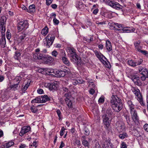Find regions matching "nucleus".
<instances>
[{"instance_id": "nucleus-1", "label": "nucleus", "mask_w": 148, "mask_h": 148, "mask_svg": "<svg viewBox=\"0 0 148 148\" xmlns=\"http://www.w3.org/2000/svg\"><path fill=\"white\" fill-rule=\"evenodd\" d=\"M110 103L115 111L119 112L123 108V104L121 99L116 95H112L110 99Z\"/></svg>"}, {"instance_id": "nucleus-2", "label": "nucleus", "mask_w": 148, "mask_h": 148, "mask_svg": "<svg viewBox=\"0 0 148 148\" xmlns=\"http://www.w3.org/2000/svg\"><path fill=\"white\" fill-rule=\"evenodd\" d=\"M131 90L134 94L137 97V100L139 101L141 106H144L145 103L143 101L142 95L140 93V90L137 88L134 87H132Z\"/></svg>"}, {"instance_id": "nucleus-3", "label": "nucleus", "mask_w": 148, "mask_h": 148, "mask_svg": "<svg viewBox=\"0 0 148 148\" xmlns=\"http://www.w3.org/2000/svg\"><path fill=\"white\" fill-rule=\"evenodd\" d=\"M104 3L112 8L117 10L122 9L123 6L119 4L118 2L110 0H103Z\"/></svg>"}, {"instance_id": "nucleus-4", "label": "nucleus", "mask_w": 148, "mask_h": 148, "mask_svg": "<svg viewBox=\"0 0 148 148\" xmlns=\"http://www.w3.org/2000/svg\"><path fill=\"white\" fill-rule=\"evenodd\" d=\"M46 38L47 42V46L49 48L52 45L55 38L54 33L50 32L47 36Z\"/></svg>"}, {"instance_id": "nucleus-5", "label": "nucleus", "mask_w": 148, "mask_h": 148, "mask_svg": "<svg viewBox=\"0 0 148 148\" xmlns=\"http://www.w3.org/2000/svg\"><path fill=\"white\" fill-rule=\"evenodd\" d=\"M28 27V22L26 20L20 21L18 24L17 29L20 31L26 29Z\"/></svg>"}, {"instance_id": "nucleus-6", "label": "nucleus", "mask_w": 148, "mask_h": 148, "mask_svg": "<svg viewBox=\"0 0 148 148\" xmlns=\"http://www.w3.org/2000/svg\"><path fill=\"white\" fill-rule=\"evenodd\" d=\"M132 118L135 123L139 122V117L136 110L135 109L130 111Z\"/></svg>"}, {"instance_id": "nucleus-7", "label": "nucleus", "mask_w": 148, "mask_h": 148, "mask_svg": "<svg viewBox=\"0 0 148 148\" xmlns=\"http://www.w3.org/2000/svg\"><path fill=\"white\" fill-rule=\"evenodd\" d=\"M130 78L134 82L135 84L138 86H141L142 84L140 79L139 77L137 75L131 76Z\"/></svg>"}, {"instance_id": "nucleus-8", "label": "nucleus", "mask_w": 148, "mask_h": 148, "mask_svg": "<svg viewBox=\"0 0 148 148\" xmlns=\"http://www.w3.org/2000/svg\"><path fill=\"white\" fill-rule=\"evenodd\" d=\"M103 121L104 124L105 125V128L108 129L109 127L110 123V117L107 116L106 115H103L102 116Z\"/></svg>"}, {"instance_id": "nucleus-9", "label": "nucleus", "mask_w": 148, "mask_h": 148, "mask_svg": "<svg viewBox=\"0 0 148 148\" xmlns=\"http://www.w3.org/2000/svg\"><path fill=\"white\" fill-rule=\"evenodd\" d=\"M45 86L46 87H48L51 90L56 89L58 87V85L56 82L49 83H45L44 84Z\"/></svg>"}, {"instance_id": "nucleus-10", "label": "nucleus", "mask_w": 148, "mask_h": 148, "mask_svg": "<svg viewBox=\"0 0 148 148\" xmlns=\"http://www.w3.org/2000/svg\"><path fill=\"white\" fill-rule=\"evenodd\" d=\"M117 130L119 132L123 131L125 129V124L122 122H118L116 123Z\"/></svg>"}, {"instance_id": "nucleus-11", "label": "nucleus", "mask_w": 148, "mask_h": 148, "mask_svg": "<svg viewBox=\"0 0 148 148\" xmlns=\"http://www.w3.org/2000/svg\"><path fill=\"white\" fill-rule=\"evenodd\" d=\"M30 129L31 127L29 126H25L22 127L19 133L20 136H23L24 134L29 132Z\"/></svg>"}, {"instance_id": "nucleus-12", "label": "nucleus", "mask_w": 148, "mask_h": 148, "mask_svg": "<svg viewBox=\"0 0 148 148\" xmlns=\"http://www.w3.org/2000/svg\"><path fill=\"white\" fill-rule=\"evenodd\" d=\"M66 55L65 52H64L63 51H61L60 56L62 57V60L63 63L68 65L69 64V62L67 58L65 56Z\"/></svg>"}, {"instance_id": "nucleus-13", "label": "nucleus", "mask_w": 148, "mask_h": 148, "mask_svg": "<svg viewBox=\"0 0 148 148\" xmlns=\"http://www.w3.org/2000/svg\"><path fill=\"white\" fill-rule=\"evenodd\" d=\"M103 148H112V146L110 143V140L106 139L104 141L103 144Z\"/></svg>"}, {"instance_id": "nucleus-14", "label": "nucleus", "mask_w": 148, "mask_h": 148, "mask_svg": "<svg viewBox=\"0 0 148 148\" xmlns=\"http://www.w3.org/2000/svg\"><path fill=\"white\" fill-rule=\"evenodd\" d=\"M124 117L128 124L130 126L132 127L134 124V120H133V119L130 120V116L127 115H125Z\"/></svg>"}, {"instance_id": "nucleus-15", "label": "nucleus", "mask_w": 148, "mask_h": 148, "mask_svg": "<svg viewBox=\"0 0 148 148\" xmlns=\"http://www.w3.org/2000/svg\"><path fill=\"white\" fill-rule=\"evenodd\" d=\"M63 95L66 97V98L71 97V95L70 91L68 90L66 88H63Z\"/></svg>"}, {"instance_id": "nucleus-16", "label": "nucleus", "mask_w": 148, "mask_h": 148, "mask_svg": "<svg viewBox=\"0 0 148 148\" xmlns=\"http://www.w3.org/2000/svg\"><path fill=\"white\" fill-rule=\"evenodd\" d=\"M55 72V76L56 77H63L66 74L65 71L62 70H56Z\"/></svg>"}, {"instance_id": "nucleus-17", "label": "nucleus", "mask_w": 148, "mask_h": 148, "mask_svg": "<svg viewBox=\"0 0 148 148\" xmlns=\"http://www.w3.org/2000/svg\"><path fill=\"white\" fill-rule=\"evenodd\" d=\"M140 41H136L134 43L135 49L138 52L141 51V50L142 49V47L140 45Z\"/></svg>"}, {"instance_id": "nucleus-18", "label": "nucleus", "mask_w": 148, "mask_h": 148, "mask_svg": "<svg viewBox=\"0 0 148 148\" xmlns=\"http://www.w3.org/2000/svg\"><path fill=\"white\" fill-rule=\"evenodd\" d=\"M5 38L4 36H3L1 38H0V46L3 48L5 47Z\"/></svg>"}, {"instance_id": "nucleus-19", "label": "nucleus", "mask_w": 148, "mask_h": 148, "mask_svg": "<svg viewBox=\"0 0 148 148\" xmlns=\"http://www.w3.org/2000/svg\"><path fill=\"white\" fill-rule=\"evenodd\" d=\"M69 53L68 54L71 60L72 61H73L74 54L73 53L74 52L73 48H69L68 49Z\"/></svg>"}, {"instance_id": "nucleus-20", "label": "nucleus", "mask_w": 148, "mask_h": 148, "mask_svg": "<svg viewBox=\"0 0 148 148\" xmlns=\"http://www.w3.org/2000/svg\"><path fill=\"white\" fill-rule=\"evenodd\" d=\"M127 104L130 111L135 109V105L133 104L131 100H127Z\"/></svg>"}, {"instance_id": "nucleus-21", "label": "nucleus", "mask_w": 148, "mask_h": 148, "mask_svg": "<svg viewBox=\"0 0 148 148\" xmlns=\"http://www.w3.org/2000/svg\"><path fill=\"white\" fill-rule=\"evenodd\" d=\"M106 49L108 51H112V48L110 42L109 40H107L106 41Z\"/></svg>"}, {"instance_id": "nucleus-22", "label": "nucleus", "mask_w": 148, "mask_h": 148, "mask_svg": "<svg viewBox=\"0 0 148 148\" xmlns=\"http://www.w3.org/2000/svg\"><path fill=\"white\" fill-rule=\"evenodd\" d=\"M56 70H54L53 69H47L46 70V73L48 75L55 76Z\"/></svg>"}, {"instance_id": "nucleus-23", "label": "nucleus", "mask_w": 148, "mask_h": 148, "mask_svg": "<svg viewBox=\"0 0 148 148\" xmlns=\"http://www.w3.org/2000/svg\"><path fill=\"white\" fill-rule=\"evenodd\" d=\"M85 137L84 136H82V138L83 139H82V144L85 147H87L89 148L90 145L88 141L85 139Z\"/></svg>"}, {"instance_id": "nucleus-24", "label": "nucleus", "mask_w": 148, "mask_h": 148, "mask_svg": "<svg viewBox=\"0 0 148 148\" xmlns=\"http://www.w3.org/2000/svg\"><path fill=\"white\" fill-rule=\"evenodd\" d=\"M128 28H130L129 27H127L126 28H123L122 30L123 32L124 33H130L134 32L135 30V29L134 28H132V29H130Z\"/></svg>"}, {"instance_id": "nucleus-25", "label": "nucleus", "mask_w": 148, "mask_h": 148, "mask_svg": "<svg viewBox=\"0 0 148 148\" xmlns=\"http://www.w3.org/2000/svg\"><path fill=\"white\" fill-rule=\"evenodd\" d=\"M75 60L77 61L76 62L77 65L78 66H80L81 61V58L80 57H78L75 52Z\"/></svg>"}, {"instance_id": "nucleus-26", "label": "nucleus", "mask_w": 148, "mask_h": 148, "mask_svg": "<svg viewBox=\"0 0 148 148\" xmlns=\"http://www.w3.org/2000/svg\"><path fill=\"white\" fill-rule=\"evenodd\" d=\"M71 97L65 98V101L68 106L70 108L73 107L72 103L71 100Z\"/></svg>"}, {"instance_id": "nucleus-27", "label": "nucleus", "mask_w": 148, "mask_h": 148, "mask_svg": "<svg viewBox=\"0 0 148 148\" xmlns=\"http://www.w3.org/2000/svg\"><path fill=\"white\" fill-rule=\"evenodd\" d=\"M94 52L97 57L100 60H102V57H104L105 58H106L103 55L100 53H99L97 51H95Z\"/></svg>"}, {"instance_id": "nucleus-28", "label": "nucleus", "mask_w": 148, "mask_h": 148, "mask_svg": "<svg viewBox=\"0 0 148 148\" xmlns=\"http://www.w3.org/2000/svg\"><path fill=\"white\" fill-rule=\"evenodd\" d=\"M41 103H45L49 100V98L47 95L42 96L41 97Z\"/></svg>"}, {"instance_id": "nucleus-29", "label": "nucleus", "mask_w": 148, "mask_h": 148, "mask_svg": "<svg viewBox=\"0 0 148 148\" xmlns=\"http://www.w3.org/2000/svg\"><path fill=\"white\" fill-rule=\"evenodd\" d=\"M29 8V9H28V12H34L35 11V6L34 4L30 5Z\"/></svg>"}, {"instance_id": "nucleus-30", "label": "nucleus", "mask_w": 148, "mask_h": 148, "mask_svg": "<svg viewBox=\"0 0 148 148\" xmlns=\"http://www.w3.org/2000/svg\"><path fill=\"white\" fill-rule=\"evenodd\" d=\"M6 20V17L5 16H2L0 19V25H5Z\"/></svg>"}, {"instance_id": "nucleus-31", "label": "nucleus", "mask_w": 148, "mask_h": 148, "mask_svg": "<svg viewBox=\"0 0 148 148\" xmlns=\"http://www.w3.org/2000/svg\"><path fill=\"white\" fill-rule=\"evenodd\" d=\"M112 114V110L108 108L106 110V114H104L103 115H106L107 116L110 117Z\"/></svg>"}, {"instance_id": "nucleus-32", "label": "nucleus", "mask_w": 148, "mask_h": 148, "mask_svg": "<svg viewBox=\"0 0 148 148\" xmlns=\"http://www.w3.org/2000/svg\"><path fill=\"white\" fill-rule=\"evenodd\" d=\"M21 80V77L20 76H17L14 79V83L15 84H19Z\"/></svg>"}, {"instance_id": "nucleus-33", "label": "nucleus", "mask_w": 148, "mask_h": 148, "mask_svg": "<svg viewBox=\"0 0 148 148\" xmlns=\"http://www.w3.org/2000/svg\"><path fill=\"white\" fill-rule=\"evenodd\" d=\"M18 84L14 83L13 84L10 86V88L13 90L15 91L18 89V87H20V86L18 87Z\"/></svg>"}, {"instance_id": "nucleus-34", "label": "nucleus", "mask_w": 148, "mask_h": 148, "mask_svg": "<svg viewBox=\"0 0 148 148\" xmlns=\"http://www.w3.org/2000/svg\"><path fill=\"white\" fill-rule=\"evenodd\" d=\"M48 28L47 27H45L42 30L41 34L44 36H46L48 32Z\"/></svg>"}, {"instance_id": "nucleus-35", "label": "nucleus", "mask_w": 148, "mask_h": 148, "mask_svg": "<svg viewBox=\"0 0 148 148\" xmlns=\"http://www.w3.org/2000/svg\"><path fill=\"white\" fill-rule=\"evenodd\" d=\"M46 60L45 61L46 62L47 64L53 62L54 60L53 58L51 56H49L47 58Z\"/></svg>"}, {"instance_id": "nucleus-36", "label": "nucleus", "mask_w": 148, "mask_h": 148, "mask_svg": "<svg viewBox=\"0 0 148 148\" xmlns=\"http://www.w3.org/2000/svg\"><path fill=\"white\" fill-rule=\"evenodd\" d=\"M41 98L37 97L32 101V103H41Z\"/></svg>"}, {"instance_id": "nucleus-37", "label": "nucleus", "mask_w": 148, "mask_h": 148, "mask_svg": "<svg viewBox=\"0 0 148 148\" xmlns=\"http://www.w3.org/2000/svg\"><path fill=\"white\" fill-rule=\"evenodd\" d=\"M83 6L82 2L80 1L77 2L76 4V7L77 8L81 9Z\"/></svg>"}, {"instance_id": "nucleus-38", "label": "nucleus", "mask_w": 148, "mask_h": 148, "mask_svg": "<svg viewBox=\"0 0 148 148\" xmlns=\"http://www.w3.org/2000/svg\"><path fill=\"white\" fill-rule=\"evenodd\" d=\"M128 64L129 65L135 67L136 66L135 62H134L132 60H128Z\"/></svg>"}, {"instance_id": "nucleus-39", "label": "nucleus", "mask_w": 148, "mask_h": 148, "mask_svg": "<svg viewBox=\"0 0 148 148\" xmlns=\"http://www.w3.org/2000/svg\"><path fill=\"white\" fill-rule=\"evenodd\" d=\"M127 135L125 133H123L119 135V137L122 139H124L125 138L127 137Z\"/></svg>"}, {"instance_id": "nucleus-40", "label": "nucleus", "mask_w": 148, "mask_h": 148, "mask_svg": "<svg viewBox=\"0 0 148 148\" xmlns=\"http://www.w3.org/2000/svg\"><path fill=\"white\" fill-rule=\"evenodd\" d=\"M30 109L31 111L33 113H36L38 111L37 107L34 106L31 107Z\"/></svg>"}, {"instance_id": "nucleus-41", "label": "nucleus", "mask_w": 148, "mask_h": 148, "mask_svg": "<svg viewBox=\"0 0 148 148\" xmlns=\"http://www.w3.org/2000/svg\"><path fill=\"white\" fill-rule=\"evenodd\" d=\"M14 144V142L12 141H10L6 144L5 146L6 147V148H7L11 147Z\"/></svg>"}, {"instance_id": "nucleus-42", "label": "nucleus", "mask_w": 148, "mask_h": 148, "mask_svg": "<svg viewBox=\"0 0 148 148\" xmlns=\"http://www.w3.org/2000/svg\"><path fill=\"white\" fill-rule=\"evenodd\" d=\"M112 16V13L110 12H109L105 14L104 16L105 17L108 18H111Z\"/></svg>"}, {"instance_id": "nucleus-43", "label": "nucleus", "mask_w": 148, "mask_h": 148, "mask_svg": "<svg viewBox=\"0 0 148 148\" xmlns=\"http://www.w3.org/2000/svg\"><path fill=\"white\" fill-rule=\"evenodd\" d=\"M5 25H0V30L1 32L2 33H4L5 31Z\"/></svg>"}, {"instance_id": "nucleus-44", "label": "nucleus", "mask_w": 148, "mask_h": 148, "mask_svg": "<svg viewBox=\"0 0 148 148\" xmlns=\"http://www.w3.org/2000/svg\"><path fill=\"white\" fill-rule=\"evenodd\" d=\"M56 112L59 117V120L62 119L61 113L60 111L59 110H56Z\"/></svg>"}, {"instance_id": "nucleus-45", "label": "nucleus", "mask_w": 148, "mask_h": 148, "mask_svg": "<svg viewBox=\"0 0 148 148\" xmlns=\"http://www.w3.org/2000/svg\"><path fill=\"white\" fill-rule=\"evenodd\" d=\"M114 25H115L114 23L110 25L109 26L110 29H111L119 30V29L116 28L114 26Z\"/></svg>"}, {"instance_id": "nucleus-46", "label": "nucleus", "mask_w": 148, "mask_h": 148, "mask_svg": "<svg viewBox=\"0 0 148 148\" xmlns=\"http://www.w3.org/2000/svg\"><path fill=\"white\" fill-rule=\"evenodd\" d=\"M6 36L8 40H10L11 38V35H10V32H9V31L8 30H7L6 34Z\"/></svg>"}, {"instance_id": "nucleus-47", "label": "nucleus", "mask_w": 148, "mask_h": 148, "mask_svg": "<svg viewBox=\"0 0 148 148\" xmlns=\"http://www.w3.org/2000/svg\"><path fill=\"white\" fill-rule=\"evenodd\" d=\"M142 75L143 76L141 77V79L142 81H144L145 79L147 77V75H146V74L145 73V74L144 73V75Z\"/></svg>"}, {"instance_id": "nucleus-48", "label": "nucleus", "mask_w": 148, "mask_h": 148, "mask_svg": "<svg viewBox=\"0 0 148 148\" xmlns=\"http://www.w3.org/2000/svg\"><path fill=\"white\" fill-rule=\"evenodd\" d=\"M145 73L146 74V75H147L148 73L147 71V69L143 68L142 69V72L141 73V74H142L144 75V73L145 74Z\"/></svg>"}, {"instance_id": "nucleus-49", "label": "nucleus", "mask_w": 148, "mask_h": 148, "mask_svg": "<svg viewBox=\"0 0 148 148\" xmlns=\"http://www.w3.org/2000/svg\"><path fill=\"white\" fill-rule=\"evenodd\" d=\"M143 60L140 59H139V60L138 61L135 62V63H136V66L141 64V63L143 62Z\"/></svg>"}, {"instance_id": "nucleus-50", "label": "nucleus", "mask_w": 148, "mask_h": 148, "mask_svg": "<svg viewBox=\"0 0 148 148\" xmlns=\"http://www.w3.org/2000/svg\"><path fill=\"white\" fill-rule=\"evenodd\" d=\"M26 36V35L25 34H22L19 37V39L21 41H22L24 39V38Z\"/></svg>"}, {"instance_id": "nucleus-51", "label": "nucleus", "mask_w": 148, "mask_h": 148, "mask_svg": "<svg viewBox=\"0 0 148 148\" xmlns=\"http://www.w3.org/2000/svg\"><path fill=\"white\" fill-rule=\"evenodd\" d=\"M38 57H37V58H38V59H41L42 58L44 57V55L42 54H41L40 53H38Z\"/></svg>"}, {"instance_id": "nucleus-52", "label": "nucleus", "mask_w": 148, "mask_h": 148, "mask_svg": "<svg viewBox=\"0 0 148 148\" xmlns=\"http://www.w3.org/2000/svg\"><path fill=\"white\" fill-rule=\"evenodd\" d=\"M121 148H127V145L125 142H122V143Z\"/></svg>"}, {"instance_id": "nucleus-53", "label": "nucleus", "mask_w": 148, "mask_h": 148, "mask_svg": "<svg viewBox=\"0 0 148 148\" xmlns=\"http://www.w3.org/2000/svg\"><path fill=\"white\" fill-rule=\"evenodd\" d=\"M84 133L86 135L88 136L89 135L90 133V132L88 129L85 128L84 129Z\"/></svg>"}, {"instance_id": "nucleus-54", "label": "nucleus", "mask_w": 148, "mask_h": 148, "mask_svg": "<svg viewBox=\"0 0 148 148\" xmlns=\"http://www.w3.org/2000/svg\"><path fill=\"white\" fill-rule=\"evenodd\" d=\"M29 84H26L24 86L23 88L22 89V90L23 91H25L27 89V88L29 87Z\"/></svg>"}, {"instance_id": "nucleus-55", "label": "nucleus", "mask_w": 148, "mask_h": 148, "mask_svg": "<svg viewBox=\"0 0 148 148\" xmlns=\"http://www.w3.org/2000/svg\"><path fill=\"white\" fill-rule=\"evenodd\" d=\"M139 52H141L145 55L148 56V52L146 51H143L141 50V51H140Z\"/></svg>"}, {"instance_id": "nucleus-56", "label": "nucleus", "mask_w": 148, "mask_h": 148, "mask_svg": "<svg viewBox=\"0 0 148 148\" xmlns=\"http://www.w3.org/2000/svg\"><path fill=\"white\" fill-rule=\"evenodd\" d=\"M51 54L52 56L56 57L58 54V53L56 51L54 50L52 52Z\"/></svg>"}, {"instance_id": "nucleus-57", "label": "nucleus", "mask_w": 148, "mask_h": 148, "mask_svg": "<svg viewBox=\"0 0 148 148\" xmlns=\"http://www.w3.org/2000/svg\"><path fill=\"white\" fill-rule=\"evenodd\" d=\"M21 55V53L19 52H15L14 58L16 59H18V57Z\"/></svg>"}, {"instance_id": "nucleus-58", "label": "nucleus", "mask_w": 148, "mask_h": 148, "mask_svg": "<svg viewBox=\"0 0 148 148\" xmlns=\"http://www.w3.org/2000/svg\"><path fill=\"white\" fill-rule=\"evenodd\" d=\"M96 23L98 25H104L106 24L105 22L103 21L102 22H99L98 21H97L96 22Z\"/></svg>"}, {"instance_id": "nucleus-59", "label": "nucleus", "mask_w": 148, "mask_h": 148, "mask_svg": "<svg viewBox=\"0 0 148 148\" xmlns=\"http://www.w3.org/2000/svg\"><path fill=\"white\" fill-rule=\"evenodd\" d=\"M95 148H101L99 145V143L98 142H97L95 144L94 146Z\"/></svg>"}, {"instance_id": "nucleus-60", "label": "nucleus", "mask_w": 148, "mask_h": 148, "mask_svg": "<svg viewBox=\"0 0 148 148\" xmlns=\"http://www.w3.org/2000/svg\"><path fill=\"white\" fill-rule=\"evenodd\" d=\"M114 24L115 25L117 26L119 28H120L121 27L122 28H123L122 25L121 24H119L116 23H114Z\"/></svg>"}, {"instance_id": "nucleus-61", "label": "nucleus", "mask_w": 148, "mask_h": 148, "mask_svg": "<svg viewBox=\"0 0 148 148\" xmlns=\"http://www.w3.org/2000/svg\"><path fill=\"white\" fill-rule=\"evenodd\" d=\"M36 140L34 141L33 143L32 144L30 145L31 147H34L35 148H36L37 147V145H36Z\"/></svg>"}, {"instance_id": "nucleus-62", "label": "nucleus", "mask_w": 148, "mask_h": 148, "mask_svg": "<svg viewBox=\"0 0 148 148\" xmlns=\"http://www.w3.org/2000/svg\"><path fill=\"white\" fill-rule=\"evenodd\" d=\"M53 22L56 25L58 24L59 23V21L56 18L53 19Z\"/></svg>"}, {"instance_id": "nucleus-63", "label": "nucleus", "mask_w": 148, "mask_h": 148, "mask_svg": "<svg viewBox=\"0 0 148 148\" xmlns=\"http://www.w3.org/2000/svg\"><path fill=\"white\" fill-rule=\"evenodd\" d=\"M53 0H46V4L48 5H49L52 2Z\"/></svg>"}, {"instance_id": "nucleus-64", "label": "nucleus", "mask_w": 148, "mask_h": 148, "mask_svg": "<svg viewBox=\"0 0 148 148\" xmlns=\"http://www.w3.org/2000/svg\"><path fill=\"white\" fill-rule=\"evenodd\" d=\"M144 128L145 131L148 132V124H145L144 126Z\"/></svg>"}]
</instances>
